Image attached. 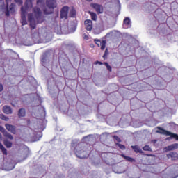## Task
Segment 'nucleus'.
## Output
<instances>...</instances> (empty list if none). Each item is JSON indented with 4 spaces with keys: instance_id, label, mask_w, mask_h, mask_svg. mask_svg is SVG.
Returning <instances> with one entry per match:
<instances>
[{
    "instance_id": "obj_1",
    "label": "nucleus",
    "mask_w": 178,
    "mask_h": 178,
    "mask_svg": "<svg viewBox=\"0 0 178 178\" xmlns=\"http://www.w3.org/2000/svg\"><path fill=\"white\" fill-rule=\"evenodd\" d=\"M28 20L31 29H35V26L38 23H42L44 22V17H42L41 10L38 7L33 8V12L28 14Z\"/></svg>"
},
{
    "instance_id": "obj_2",
    "label": "nucleus",
    "mask_w": 178,
    "mask_h": 178,
    "mask_svg": "<svg viewBox=\"0 0 178 178\" xmlns=\"http://www.w3.org/2000/svg\"><path fill=\"white\" fill-rule=\"evenodd\" d=\"M33 9V0H26L24 6L21 8V17L22 26L27 24L26 15Z\"/></svg>"
},
{
    "instance_id": "obj_3",
    "label": "nucleus",
    "mask_w": 178,
    "mask_h": 178,
    "mask_svg": "<svg viewBox=\"0 0 178 178\" xmlns=\"http://www.w3.org/2000/svg\"><path fill=\"white\" fill-rule=\"evenodd\" d=\"M11 2L12 0H6V5H5L3 1H0V10L5 13L6 16H9V12H15V4L12 3L9 7V3Z\"/></svg>"
},
{
    "instance_id": "obj_4",
    "label": "nucleus",
    "mask_w": 178,
    "mask_h": 178,
    "mask_svg": "<svg viewBox=\"0 0 178 178\" xmlns=\"http://www.w3.org/2000/svg\"><path fill=\"white\" fill-rule=\"evenodd\" d=\"M46 3L48 9H44V13L46 15H51L54 10V8H56V1L47 0Z\"/></svg>"
},
{
    "instance_id": "obj_5",
    "label": "nucleus",
    "mask_w": 178,
    "mask_h": 178,
    "mask_svg": "<svg viewBox=\"0 0 178 178\" xmlns=\"http://www.w3.org/2000/svg\"><path fill=\"white\" fill-rule=\"evenodd\" d=\"M159 129L158 131H156V133H159V134H163L164 136H170L172 138H175V140H178V135L172 134V132H169L159 127H157Z\"/></svg>"
},
{
    "instance_id": "obj_6",
    "label": "nucleus",
    "mask_w": 178,
    "mask_h": 178,
    "mask_svg": "<svg viewBox=\"0 0 178 178\" xmlns=\"http://www.w3.org/2000/svg\"><path fill=\"white\" fill-rule=\"evenodd\" d=\"M61 19H67L69 17V8L67 6H64L60 11Z\"/></svg>"
},
{
    "instance_id": "obj_7",
    "label": "nucleus",
    "mask_w": 178,
    "mask_h": 178,
    "mask_svg": "<svg viewBox=\"0 0 178 178\" xmlns=\"http://www.w3.org/2000/svg\"><path fill=\"white\" fill-rule=\"evenodd\" d=\"M90 6L91 8H93L97 13H104V7L98 3H91Z\"/></svg>"
},
{
    "instance_id": "obj_8",
    "label": "nucleus",
    "mask_w": 178,
    "mask_h": 178,
    "mask_svg": "<svg viewBox=\"0 0 178 178\" xmlns=\"http://www.w3.org/2000/svg\"><path fill=\"white\" fill-rule=\"evenodd\" d=\"M5 127L8 131H10L12 134H16V127L9 124H6Z\"/></svg>"
},
{
    "instance_id": "obj_9",
    "label": "nucleus",
    "mask_w": 178,
    "mask_h": 178,
    "mask_svg": "<svg viewBox=\"0 0 178 178\" xmlns=\"http://www.w3.org/2000/svg\"><path fill=\"white\" fill-rule=\"evenodd\" d=\"M95 42L98 47H101V49H105V47H106V41L103 40L102 42H101V40L98 39H95Z\"/></svg>"
},
{
    "instance_id": "obj_10",
    "label": "nucleus",
    "mask_w": 178,
    "mask_h": 178,
    "mask_svg": "<svg viewBox=\"0 0 178 178\" xmlns=\"http://www.w3.org/2000/svg\"><path fill=\"white\" fill-rule=\"evenodd\" d=\"M85 26L88 31H91V30H92V21L86 19L85 21Z\"/></svg>"
},
{
    "instance_id": "obj_11",
    "label": "nucleus",
    "mask_w": 178,
    "mask_h": 178,
    "mask_svg": "<svg viewBox=\"0 0 178 178\" xmlns=\"http://www.w3.org/2000/svg\"><path fill=\"white\" fill-rule=\"evenodd\" d=\"M3 113H6V115H12V108H10L9 106H4L3 107Z\"/></svg>"
},
{
    "instance_id": "obj_12",
    "label": "nucleus",
    "mask_w": 178,
    "mask_h": 178,
    "mask_svg": "<svg viewBox=\"0 0 178 178\" xmlns=\"http://www.w3.org/2000/svg\"><path fill=\"white\" fill-rule=\"evenodd\" d=\"M124 27L125 29H129V27H131V22L130 21V18L125 17L124 19Z\"/></svg>"
},
{
    "instance_id": "obj_13",
    "label": "nucleus",
    "mask_w": 178,
    "mask_h": 178,
    "mask_svg": "<svg viewBox=\"0 0 178 178\" xmlns=\"http://www.w3.org/2000/svg\"><path fill=\"white\" fill-rule=\"evenodd\" d=\"M178 148V144L177 143H175V144H172L168 147H167L165 148V149L167 151H173V149H177Z\"/></svg>"
},
{
    "instance_id": "obj_14",
    "label": "nucleus",
    "mask_w": 178,
    "mask_h": 178,
    "mask_svg": "<svg viewBox=\"0 0 178 178\" xmlns=\"http://www.w3.org/2000/svg\"><path fill=\"white\" fill-rule=\"evenodd\" d=\"M26 116V110L24 108H20L18 111L19 118H24Z\"/></svg>"
},
{
    "instance_id": "obj_15",
    "label": "nucleus",
    "mask_w": 178,
    "mask_h": 178,
    "mask_svg": "<svg viewBox=\"0 0 178 178\" xmlns=\"http://www.w3.org/2000/svg\"><path fill=\"white\" fill-rule=\"evenodd\" d=\"M76 156L78 158H81V159H84L86 158V152L78 151L76 153Z\"/></svg>"
},
{
    "instance_id": "obj_16",
    "label": "nucleus",
    "mask_w": 178,
    "mask_h": 178,
    "mask_svg": "<svg viewBox=\"0 0 178 178\" xmlns=\"http://www.w3.org/2000/svg\"><path fill=\"white\" fill-rule=\"evenodd\" d=\"M1 140H2V136L0 134V141ZM0 149H1L3 154H4V155H8V152L6 151V149H5V147H3V145H1V143H0Z\"/></svg>"
},
{
    "instance_id": "obj_17",
    "label": "nucleus",
    "mask_w": 178,
    "mask_h": 178,
    "mask_svg": "<svg viewBox=\"0 0 178 178\" xmlns=\"http://www.w3.org/2000/svg\"><path fill=\"white\" fill-rule=\"evenodd\" d=\"M168 158H172V159L173 160H176V159H178V154L177 153H170L168 155Z\"/></svg>"
},
{
    "instance_id": "obj_18",
    "label": "nucleus",
    "mask_w": 178,
    "mask_h": 178,
    "mask_svg": "<svg viewBox=\"0 0 178 178\" xmlns=\"http://www.w3.org/2000/svg\"><path fill=\"white\" fill-rule=\"evenodd\" d=\"M69 12L68 17H74L76 16V10L74 8L69 10Z\"/></svg>"
},
{
    "instance_id": "obj_19",
    "label": "nucleus",
    "mask_w": 178,
    "mask_h": 178,
    "mask_svg": "<svg viewBox=\"0 0 178 178\" xmlns=\"http://www.w3.org/2000/svg\"><path fill=\"white\" fill-rule=\"evenodd\" d=\"M131 148H133L134 151H135L136 152H140V154L143 153V150L138 145L131 146Z\"/></svg>"
},
{
    "instance_id": "obj_20",
    "label": "nucleus",
    "mask_w": 178,
    "mask_h": 178,
    "mask_svg": "<svg viewBox=\"0 0 178 178\" xmlns=\"http://www.w3.org/2000/svg\"><path fill=\"white\" fill-rule=\"evenodd\" d=\"M4 137H7V138H9V140H13V136L8 133V131L4 132L3 134Z\"/></svg>"
},
{
    "instance_id": "obj_21",
    "label": "nucleus",
    "mask_w": 178,
    "mask_h": 178,
    "mask_svg": "<svg viewBox=\"0 0 178 178\" xmlns=\"http://www.w3.org/2000/svg\"><path fill=\"white\" fill-rule=\"evenodd\" d=\"M122 156H123V158H124V159H126V161H128L129 162H134L135 161L134 159H133L131 157L126 156L123 154L122 155Z\"/></svg>"
},
{
    "instance_id": "obj_22",
    "label": "nucleus",
    "mask_w": 178,
    "mask_h": 178,
    "mask_svg": "<svg viewBox=\"0 0 178 178\" xmlns=\"http://www.w3.org/2000/svg\"><path fill=\"white\" fill-rule=\"evenodd\" d=\"M0 119L5 120V122H8V120H9V118L3 114H0Z\"/></svg>"
},
{
    "instance_id": "obj_23",
    "label": "nucleus",
    "mask_w": 178,
    "mask_h": 178,
    "mask_svg": "<svg viewBox=\"0 0 178 178\" xmlns=\"http://www.w3.org/2000/svg\"><path fill=\"white\" fill-rule=\"evenodd\" d=\"M4 145H6V147H7V148H10V147H12V143L8 140H4Z\"/></svg>"
},
{
    "instance_id": "obj_24",
    "label": "nucleus",
    "mask_w": 178,
    "mask_h": 178,
    "mask_svg": "<svg viewBox=\"0 0 178 178\" xmlns=\"http://www.w3.org/2000/svg\"><path fill=\"white\" fill-rule=\"evenodd\" d=\"M104 65L106 67H107L108 70H109V72H112V67H111L108 63H104Z\"/></svg>"
},
{
    "instance_id": "obj_25",
    "label": "nucleus",
    "mask_w": 178,
    "mask_h": 178,
    "mask_svg": "<svg viewBox=\"0 0 178 178\" xmlns=\"http://www.w3.org/2000/svg\"><path fill=\"white\" fill-rule=\"evenodd\" d=\"M143 150L144 151H152L151 147H149V146H148V145H145V147H143Z\"/></svg>"
},
{
    "instance_id": "obj_26",
    "label": "nucleus",
    "mask_w": 178,
    "mask_h": 178,
    "mask_svg": "<svg viewBox=\"0 0 178 178\" xmlns=\"http://www.w3.org/2000/svg\"><path fill=\"white\" fill-rule=\"evenodd\" d=\"M91 16H92V20H97V14L94 13H91Z\"/></svg>"
},
{
    "instance_id": "obj_27",
    "label": "nucleus",
    "mask_w": 178,
    "mask_h": 178,
    "mask_svg": "<svg viewBox=\"0 0 178 178\" xmlns=\"http://www.w3.org/2000/svg\"><path fill=\"white\" fill-rule=\"evenodd\" d=\"M0 131L3 133V134H5V133H6V130H5V128H3L2 126H0Z\"/></svg>"
},
{
    "instance_id": "obj_28",
    "label": "nucleus",
    "mask_w": 178,
    "mask_h": 178,
    "mask_svg": "<svg viewBox=\"0 0 178 178\" xmlns=\"http://www.w3.org/2000/svg\"><path fill=\"white\" fill-rule=\"evenodd\" d=\"M15 2L18 3V5H22L23 3V0H15Z\"/></svg>"
},
{
    "instance_id": "obj_29",
    "label": "nucleus",
    "mask_w": 178,
    "mask_h": 178,
    "mask_svg": "<svg viewBox=\"0 0 178 178\" xmlns=\"http://www.w3.org/2000/svg\"><path fill=\"white\" fill-rule=\"evenodd\" d=\"M43 0H38L37 1V5L38 6H40V5H42Z\"/></svg>"
},
{
    "instance_id": "obj_30",
    "label": "nucleus",
    "mask_w": 178,
    "mask_h": 178,
    "mask_svg": "<svg viewBox=\"0 0 178 178\" xmlns=\"http://www.w3.org/2000/svg\"><path fill=\"white\" fill-rule=\"evenodd\" d=\"M118 147L121 149H125V147H124V145H118Z\"/></svg>"
},
{
    "instance_id": "obj_31",
    "label": "nucleus",
    "mask_w": 178,
    "mask_h": 178,
    "mask_svg": "<svg viewBox=\"0 0 178 178\" xmlns=\"http://www.w3.org/2000/svg\"><path fill=\"white\" fill-rule=\"evenodd\" d=\"M107 55H108V49H106L105 54L103 56V58H105V56H106Z\"/></svg>"
},
{
    "instance_id": "obj_32",
    "label": "nucleus",
    "mask_w": 178,
    "mask_h": 178,
    "mask_svg": "<svg viewBox=\"0 0 178 178\" xmlns=\"http://www.w3.org/2000/svg\"><path fill=\"white\" fill-rule=\"evenodd\" d=\"M1 91H3V86L0 84V92H1Z\"/></svg>"
},
{
    "instance_id": "obj_33",
    "label": "nucleus",
    "mask_w": 178,
    "mask_h": 178,
    "mask_svg": "<svg viewBox=\"0 0 178 178\" xmlns=\"http://www.w3.org/2000/svg\"><path fill=\"white\" fill-rule=\"evenodd\" d=\"M13 169H15V165H13L10 168H8V170H12Z\"/></svg>"
},
{
    "instance_id": "obj_34",
    "label": "nucleus",
    "mask_w": 178,
    "mask_h": 178,
    "mask_svg": "<svg viewBox=\"0 0 178 178\" xmlns=\"http://www.w3.org/2000/svg\"><path fill=\"white\" fill-rule=\"evenodd\" d=\"M98 63H99V65H102V63H101V62H99Z\"/></svg>"
},
{
    "instance_id": "obj_35",
    "label": "nucleus",
    "mask_w": 178,
    "mask_h": 178,
    "mask_svg": "<svg viewBox=\"0 0 178 178\" xmlns=\"http://www.w3.org/2000/svg\"><path fill=\"white\" fill-rule=\"evenodd\" d=\"M88 2H91L92 0H87Z\"/></svg>"
},
{
    "instance_id": "obj_36",
    "label": "nucleus",
    "mask_w": 178,
    "mask_h": 178,
    "mask_svg": "<svg viewBox=\"0 0 178 178\" xmlns=\"http://www.w3.org/2000/svg\"><path fill=\"white\" fill-rule=\"evenodd\" d=\"M116 173H122V172H117Z\"/></svg>"
}]
</instances>
